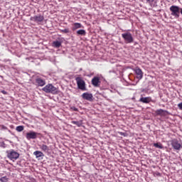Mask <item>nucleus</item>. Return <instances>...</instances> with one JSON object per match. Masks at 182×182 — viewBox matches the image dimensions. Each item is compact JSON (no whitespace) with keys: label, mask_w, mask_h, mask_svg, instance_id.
Wrapping results in <instances>:
<instances>
[{"label":"nucleus","mask_w":182,"mask_h":182,"mask_svg":"<svg viewBox=\"0 0 182 182\" xmlns=\"http://www.w3.org/2000/svg\"><path fill=\"white\" fill-rule=\"evenodd\" d=\"M42 90L46 93H51V95L58 94V88H56V87L53 86L52 84H48L42 88Z\"/></svg>","instance_id":"1"},{"label":"nucleus","mask_w":182,"mask_h":182,"mask_svg":"<svg viewBox=\"0 0 182 182\" xmlns=\"http://www.w3.org/2000/svg\"><path fill=\"white\" fill-rule=\"evenodd\" d=\"M122 38L124 39L125 43H133L134 38L130 32H126L122 34Z\"/></svg>","instance_id":"2"},{"label":"nucleus","mask_w":182,"mask_h":182,"mask_svg":"<svg viewBox=\"0 0 182 182\" xmlns=\"http://www.w3.org/2000/svg\"><path fill=\"white\" fill-rule=\"evenodd\" d=\"M75 82L77 83V88L80 90H86V82L84 81L83 78L80 77H75Z\"/></svg>","instance_id":"3"},{"label":"nucleus","mask_w":182,"mask_h":182,"mask_svg":"<svg viewBox=\"0 0 182 182\" xmlns=\"http://www.w3.org/2000/svg\"><path fill=\"white\" fill-rule=\"evenodd\" d=\"M171 15L175 18H180V7L178 6H171L169 8Z\"/></svg>","instance_id":"4"},{"label":"nucleus","mask_w":182,"mask_h":182,"mask_svg":"<svg viewBox=\"0 0 182 182\" xmlns=\"http://www.w3.org/2000/svg\"><path fill=\"white\" fill-rule=\"evenodd\" d=\"M7 157L10 160H18V159H19V153L16 152L14 149L7 151Z\"/></svg>","instance_id":"5"},{"label":"nucleus","mask_w":182,"mask_h":182,"mask_svg":"<svg viewBox=\"0 0 182 182\" xmlns=\"http://www.w3.org/2000/svg\"><path fill=\"white\" fill-rule=\"evenodd\" d=\"M171 144L174 150H180L181 149V144L178 142L177 139H172Z\"/></svg>","instance_id":"6"},{"label":"nucleus","mask_w":182,"mask_h":182,"mask_svg":"<svg viewBox=\"0 0 182 182\" xmlns=\"http://www.w3.org/2000/svg\"><path fill=\"white\" fill-rule=\"evenodd\" d=\"M81 97L84 100H88V102H93V95L92 93L89 92H84L82 95Z\"/></svg>","instance_id":"7"},{"label":"nucleus","mask_w":182,"mask_h":182,"mask_svg":"<svg viewBox=\"0 0 182 182\" xmlns=\"http://www.w3.org/2000/svg\"><path fill=\"white\" fill-rule=\"evenodd\" d=\"M91 83L92 85V86H94L95 87H99L100 86V77L95 76L94 77L92 80H91Z\"/></svg>","instance_id":"8"},{"label":"nucleus","mask_w":182,"mask_h":182,"mask_svg":"<svg viewBox=\"0 0 182 182\" xmlns=\"http://www.w3.org/2000/svg\"><path fill=\"white\" fill-rule=\"evenodd\" d=\"M38 137V133L35 132H30L26 133V138L27 140L35 139Z\"/></svg>","instance_id":"9"},{"label":"nucleus","mask_w":182,"mask_h":182,"mask_svg":"<svg viewBox=\"0 0 182 182\" xmlns=\"http://www.w3.org/2000/svg\"><path fill=\"white\" fill-rule=\"evenodd\" d=\"M134 71L135 72L136 75V79H139V80L143 79V71L140 68L136 67L134 69Z\"/></svg>","instance_id":"10"},{"label":"nucleus","mask_w":182,"mask_h":182,"mask_svg":"<svg viewBox=\"0 0 182 182\" xmlns=\"http://www.w3.org/2000/svg\"><path fill=\"white\" fill-rule=\"evenodd\" d=\"M36 83L37 86H41L42 87L45 86V85H46V81H45L44 79L38 77L37 78H36Z\"/></svg>","instance_id":"11"},{"label":"nucleus","mask_w":182,"mask_h":182,"mask_svg":"<svg viewBox=\"0 0 182 182\" xmlns=\"http://www.w3.org/2000/svg\"><path fill=\"white\" fill-rule=\"evenodd\" d=\"M156 116H167L168 114V111L164 110L163 109H159L155 111Z\"/></svg>","instance_id":"12"},{"label":"nucleus","mask_w":182,"mask_h":182,"mask_svg":"<svg viewBox=\"0 0 182 182\" xmlns=\"http://www.w3.org/2000/svg\"><path fill=\"white\" fill-rule=\"evenodd\" d=\"M139 102H140L141 103H145V104H149L151 102V97H141Z\"/></svg>","instance_id":"13"},{"label":"nucleus","mask_w":182,"mask_h":182,"mask_svg":"<svg viewBox=\"0 0 182 182\" xmlns=\"http://www.w3.org/2000/svg\"><path fill=\"white\" fill-rule=\"evenodd\" d=\"M33 21H34V22H43V19H45V18L43 17V16H34L32 18Z\"/></svg>","instance_id":"14"},{"label":"nucleus","mask_w":182,"mask_h":182,"mask_svg":"<svg viewBox=\"0 0 182 182\" xmlns=\"http://www.w3.org/2000/svg\"><path fill=\"white\" fill-rule=\"evenodd\" d=\"M80 28H82V26L80 23H74L72 31H76L77 29H80Z\"/></svg>","instance_id":"15"},{"label":"nucleus","mask_w":182,"mask_h":182,"mask_svg":"<svg viewBox=\"0 0 182 182\" xmlns=\"http://www.w3.org/2000/svg\"><path fill=\"white\" fill-rule=\"evenodd\" d=\"M34 156H36V159H39L41 157H43V153L40 151H36L33 152Z\"/></svg>","instance_id":"16"},{"label":"nucleus","mask_w":182,"mask_h":182,"mask_svg":"<svg viewBox=\"0 0 182 182\" xmlns=\"http://www.w3.org/2000/svg\"><path fill=\"white\" fill-rule=\"evenodd\" d=\"M40 149L43 151H45L46 153L49 151V146L45 144H41L40 145Z\"/></svg>","instance_id":"17"},{"label":"nucleus","mask_w":182,"mask_h":182,"mask_svg":"<svg viewBox=\"0 0 182 182\" xmlns=\"http://www.w3.org/2000/svg\"><path fill=\"white\" fill-rule=\"evenodd\" d=\"M77 35L81 36H86V31L83 30V29L78 30V31H77Z\"/></svg>","instance_id":"18"},{"label":"nucleus","mask_w":182,"mask_h":182,"mask_svg":"<svg viewBox=\"0 0 182 182\" xmlns=\"http://www.w3.org/2000/svg\"><path fill=\"white\" fill-rule=\"evenodd\" d=\"M62 45V43H60V41H54L53 43V46H54V48H60V46Z\"/></svg>","instance_id":"19"},{"label":"nucleus","mask_w":182,"mask_h":182,"mask_svg":"<svg viewBox=\"0 0 182 182\" xmlns=\"http://www.w3.org/2000/svg\"><path fill=\"white\" fill-rule=\"evenodd\" d=\"M23 129H24V127L22 125H20L16 127V132H23Z\"/></svg>","instance_id":"20"},{"label":"nucleus","mask_w":182,"mask_h":182,"mask_svg":"<svg viewBox=\"0 0 182 182\" xmlns=\"http://www.w3.org/2000/svg\"><path fill=\"white\" fill-rule=\"evenodd\" d=\"M71 123L73 124H75L76 126H77L78 127H80V126H82V122H79V121H72Z\"/></svg>","instance_id":"21"},{"label":"nucleus","mask_w":182,"mask_h":182,"mask_svg":"<svg viewBox=\"0 0 182 182\" xmlns=\"http://www.w3.org/2000/svg\"><path fill=\"white\" fill-rule=\"evenodd\" d=\"M154 146L156 147V149H163V145L159 143L154 144Z\"/></svg>","instance_id":"22"},{"label":"nucleus","mask_w":182,"mask_h":182,"mask_svg":"<svg viewBox=\"0 0 182 182\" xmlns=\"http://www.w3.org/2000/svg\"><path fill=\"white\" fill-rule=\"evenodd\" d=\"M60 32L61 33H69V32H70V31L69 30V28H65L63 30H60Z\"/></svg>","instance_id":"23"},{"label":"nucleus","mask_w":182,"mask_h":182,"mask_svg":"<svg viewBox=\"0 0 182 182\" xmlns=\"http://www.w3.org/2000/svg\"><path fill=\"white\" fill-rule=\"evenodd\" d=\"M1 182H8V178L6 176H4L0 178Z\"/></svg>","instance_id":"24"},{"label":"nucleus","mask_w":182,"mask_h":182,"mask_svg":"<svg viewBox=\"0 0 182 182\" xmlns=\"http://www.w3.org/2000/svg\"><path fill=\"white\" fill-rule=\"evenodd\" d=\"M146 2L149 5H153V2H154V0H146Z\"/></svg>","instance_id":"25"},{"label":"nucleus","mask_w":182,"mask_h":182,"mask_svg":"<svg viewBox=\"0 0 182 182\" xmlns=\"http://www.w3.org/2000/svg\"><path fill=\"white\" fill-rule=\"evenodd\" d=\"M71 110H73V112H78L79 109H77V108H76L75 107H72Z\"/></svg>","instance_id":"26"},{"label":"nucleus","mask_w":182,"mask_h":182,"mask_svg":"<svg viewBox=\"0 0 182 182\" xmlns=\"http://www.w3.org/2000/svg\"><path fill=\"white\" fill-rule=\"evenodd\" d=\"M178 107H179L180 110H182V102L178 105Z\"/></svg>","instance_id":"27"},{"label":"nucleus","mask_w":182,"mask_h":182,"mask_svg":"<svg viewBox=\"0 0 182 182\" xmlns=\"http://www.w3.org/2000/svg\"><path fill=\"white\" fill-rule=\"evenodd\" d=\"M1 93H2L3 95H8V92L5 90H1Z\"/></svg>","instance_id":"28"},{"label":"nucleus","mask_w":182,"mask_h":182,"mask_svg":"<svg viewBox=\"0 0 182 182\" xmlns=\"http://www.w3.org/2000/svg\"><path fill=\"white\" fill-rule=\"evenodd\" d=\"M156 176H160V173L157 172Z\"/></svg>","instance_id":"29"},{"label":"nucleus","mask_w":182,"mask_h":182,"mask_svg":"<svg viewBox=\"0 0 182 182\" xmlns=\"http://www.w3.org/2000/svg\"><path fill=\"white\" fill-rule=\"evenodd\" d=\"M3 129H6V127H3Z\"/></svg>","instance_id":"30"}]
</instances>
